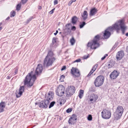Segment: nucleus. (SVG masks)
<instances>
[{
  "mask_svg": "<svg viewBox=\"0 0 128 128\" xmlns=\"http://www.w3.org/2000/svg\"><path fill=\"white\" fill-rule=\"evenodd\" d=\"M113 26L109 27L105 31L104 36L105 39L109 37L111 35L110 32L112 31L114 29L118 30L120 28L122 34H124L125 30L127 29V26L125 25L124 23L122 20H120L117 22Z\"/></svg>",
  "mask_w": 128,
  "mask_h": 128,
  "instance_id": "1",
  "label": "nucleus"
},
{
  "mask_svg": "<svg viewBox=\"0 0 128 128\" xmlns=\"http://www.w3.org/2000/svg\"><path fill=\"white\" fill-rule=\"evenodd\" d=\"M32 72L31 71L29 73L26 77L24 81V85H27L28 87L30 88L33 86L36 78V74H34L32 76Z\"/></svg>",
  "mask_w": 128,
  "mask_h": 128,
  "instance_id": "2",
  "label": "nucleus"
},
{
  "mask_svg": "<svg viewBox=\"0 0 128 128\" xmlns=\"http://www.w3.org/2000/svg\"><path fill=\"white\" fill-rule=\"evenodd\" d=\"M100 38L99 35L96 36L92 42L88 43L87 46L90 47L91 49H96L100 46V44L98 42V41L100 40Z\"/></svg>",
  "mask_w": 128,
  "mask_h": 128,
  "instance_id": "3",
  "label": "nucleus"
},
{
  "mask_svg": "<svg viewBox=\"0 0 128 128\" xmlns=\"http://www.w3.org/2000/svg\"><path fill=\"white\" fill-rule=\"evenodd\" d=\"M124 110L122 106H119L118 107L114 114L115 120H117L120 118L123 114Z\"/></svg>",
  "mask_w": 128,
  "mask_h": 128,
  "instance_id": "4",
  "label": "nucleus"
},
{
  "mask_svg": "<svg viewBox=\"0 0 128 128\" xmlns=\"http://www.w3.org/2000/svg\"><path fill=\"white\" fill-rule=\"evenodd\" d=\"M56 58L54 57L49 58L46 56L44 61V66L46 67L52 66Z\"/></svg>",
  "mask_w": 128,
  "mask_h": 128,
  "instance_id": "5",
  "label": "nucleus"
},
{
  "mask_svg": "<svg viewBox=\"0 0 128 128\" xmlns=\"http://www.w3.org/2000/svg\"><path fill=\"white\" fill-rule=\"evenodd\" d=\"M75 90V88L73 86H68L65 92L66 96L67 97H70L74 93Z\"/></svg>",
  "mask_w": 128,
  "mask_h": 128,
  "instance_id": "6",
  "label": "nucleus"
},
{
  "mask_svg": "<svg viewBox=\"0 0 128 128\" xmlns=\"http://www.w3.org/2000/svg\"><path fill=\"white\" fill-rule=\"evenodd\" d=\"M104 77L102 76H98L95 79L94 82L95 86L98 87L102 86L103 84Z\"/></svg>",
  "mask_w": 128,
  "mask_h": 128,
  "instance_id": "7",
  "label": "nucleus"
},
{
  "mask_svg": "<svg viewBox=\"0 0 128 128\" xmlns=\"http://www.w3.org/2000/svg\"><path fill=\"white\" fill-rule=\"evenodd\" d=\"M111 111L108 110L104 109L101 112V116L102 118L105 119H108L111 116Z\"/></svg>",
  "mask_w": 128,
  "mask_h": 128,
  "instance_id": "8",
  "label": "nucleus"
},
{
  "mask_svg": "<svg viewBox=\"0 0 128 128\" xmlns=\"http://www.w3.org/2000/svg\"><path fill=\"white\" fill-rule=\"evenodd\" d=\"M65 87L62 85H60L57 88L56 91V95L59 96H62L64 94Z\"/></svg>",
  "mask_w": 128,
  "mask_h": 128,
  "instance_id": "9",
  "label": "nucleus"
},
{
  "mask_svg": "<svg viewBox=\"0 0 128 128\" xmlns=\"http://www.w3.org/2000/svg\"><path fill=\"white\" fill-rule=\"evenodd\" d=\"M50 102L48 100H44L38 103V106L40 108H46L48 107Z\"/></svg>",
  "mask_w": 128,
  "mask_h": 128,
  "instance_id": "10",
  "label": "nucleus"
},
{
  "mask_svg": "<svg viewBox=\"0 0 128 128\" xmlns=\"http://www.w3.org/2000/svg\"><path fill=\"white\" fill-rule=\"evenodd\" d=\"M71 73L75 76L78 77L80 75L79 70L77 68L72 67L71 70Z\"/></svg>",
  "mask_w": 128,
  "mask_h": 128,
  "instance_id": "11",
  "label": "nucleus"
},
{
  "mask_svg": "<svg viewBox=\"0 0 128 128\" xmlns=\"http://www.w3.org/2000/svg\"><path fill=\"white\" fill-rule=\"evenodd\" d=\"M24 90V86H20L19 90V92H18L16 91V96L17 98L20 97L22 95L23 92Z\"/></svg>",
  "mask_w": 128,
  "mask_h": 128,
  "instance_id": "12",
  "label": "nucleus"
},
{
  "mask_svg": "<svg viewBox=\"0 0 128 128\" xmlns=\"http://www.w3.org/2000/svg\"><path fill=\"white\" fill-rule=\"evenodd\" d=\"M43 67L41 64H39L36 69L35 73L36 75H40L42 73L43 70Z\"/></svg>",
  "mask_w": 128,
  "mask_h": 128,
  "instance_id": "13",
  "label": "nucleus"
},
{
  "mask_svg": "<svg viewBox=\"0 0 128 128\" xmlns=\"http://www.w3.org/2000/svg\"><path fill=\"white\" fill-rule=\"evenodd\" d=\"M119 74V73L116 70H114L110 74V77L112 80L114 79L117 78Z\"/></svg>",
  "mask_w": 128,
  "mask_h": 128,
  "instance_id": "14",
  "label": "nucleus"
},
{
  "mask_svg": "<svg viewBox=\"0 0 128 128\" xmlns=\"http://www.w3.org/2000/svg\"><path fill=\"white\" fill-rule=\"evenodd\" d=\"M124 53L123 51L121 50L117 53L116 58L117 60H119L121 59L124 56Z\"/></svg>",
  "mask_w": 128,
  "mask_h": 128,
  "instance_id": "15",
  "label": "nucleus"
},
{
  "mask_svg": "<svg viewBox=\"0 0 128 128\" xmlns=\"http://www.w3.org/2000/svg\"><path fill=\"white\" fill-rule=\"evenodd\" d=\"M54 96V93L52 92H49L47 94H46V100H50L53 99Z\"/></svg>",
  "mask_w": 128,
  "mask_h": 128,
  "instance_id": "16",
  "label": "nucleus"
},
{
  "mask_svg": "<svg viewBox=\"0 0 128 128\" xmlns=\"http://www.w3.org/2000/svg\"><path fill=\"white\" fill-rule=\"evenodd\" d=\"M76 117H75L74 115H73L72 116L69 118L68 122L69 124H74L76 122Z\"/></svg>",
  "mask_w": 128,
  "mask_h": 128,
  "instance_id": "17",
  "label": "nucleus"
},
{
  "mask_svg": "<svg viewBox=\"0 0 128 128\" xmlns=\"http://www.w3.org/2000/svg\"><path fill=\"white\" fill-rule=\"evenodd\" d=\"M5 106V104L4 102H2L0 103V113L4 112V109Z\"/></svg>",
  "mask_w": 128,
  "mask_h": 128,
  "instance_id": "18",
  "label": "nucleus"
},
{
  "mask_svg": "<svg viewBox=\"0 0 128 128\" xmlns=\"http://www.w3.org/2000/svg\"><path fill=\"white\" fill-rule=\"evenodd\" d=\"M98 98L97 95H96L94 94H92L90 97V101H92L93 100L95 101Z\"/></svg>",
  "mask_w": 128,
  "mask_h": 128,
  "instance_id": "19",
  "label": "nucleus"
},
{
  "mask_svg": "<svg viewBox=\"0 0 128 128\" xmlns=\"http://www.w3.org/2000/svg\"><path fill=\"white\" fill-rule=\"evenodd\" d=\"M78 18L76 16H73L72 18L71 22L73 24H75L78 20Z\"/></svg>",
  "mask_w": 128,
  "mask_h": 128,
  "instance_id": "20",
  "label": "nucleus"
},
{
  "mask_svg": "<svg viewBox=\"0 0 128 128\" xmlns=\"http://www.w3.org/2000/svg\"><path fill=\"white\" fill-rule=\"evenodd\" d=\"M97 10L95 8H93L90 11V16L94 15L97 12Z\"/></svg>",
  "mask_w": 128,
  "mask_h": 128,
  "instance_id": "21",
  "label": "nucleus"
},
{
  "mask_svg": "<svg viewBox=\"0 0 128 128\" xmlns=\"http://www.w3.org/2000/svg\"><path fill=\"white\" fill-rule=\"evenodd\" d=\"M88 14L87 12L86 11H84L82 14V16L83 18V20H85L88 17Z\"/></svg>",
  "mask_w": 128,
  "mask_h": 128,
  "instance_id": "22",
  "label": "nucleus"
},
{
  "mask_svg": "<svg viewBox=\"0 0 128 128\" xmlns=\"http://www.w3.org/2000/svg\"><path fill=\"white\" fill-rule=\"evenodd\" d=\"M84 91L82 90H80L79 94L78 95L79 98L81 99L82 98V97L83 96Z\"/></svg>",
  "mask_w": 128,
  "mask_h": 128,
  "instance_id": "23",
  "label": "nucleus"
},
{
  "mask_svg": "<svg viewBox=\"0 0 128 128\" xmlns=\"http://www.w3.org/2000/svg\"><path fill=\"white\" fill-rule=\"evenodd\" d=\"M53 53L51 51H50L48 54V55L46 56H48V57H54L53 56Z\"/></svg>",
  "mask_w": 128,
  "mask_h": 128,
  "instance_id": "24",
  "label": "nucleus"
},
{
  "mask_svg": "<svg viewBox=\"0 0 128 128\" xmlns=\"http://www.w3.org/2000/svg\"><path fill=\"white\" fill-rule=\"evenodd\" d=\"M70 42L72 45H74L75 42V40L73 37H72L70 40Z\"/></svg>",
  "mask_w": 128,
  "mask_h": 128,
  "instance_id": "25",
  "label": "nucleus"
},
{
  "mask_svg": "<svg viewBox=\"0 0 128 128\" xmlns=\"http://www.w3.org/2000/svg\"><path fill=\"white\" fill-rule=\"evenodd\" d=\"M72 24L70 23H69L66 24L65 26V30H70V28L69 27V26H71Z\"/></svg>",
  "mask_w": 128,
  "mask_h": 128,
  "instance_id": "26",
  "label": "nucleus"
},
{
  "mask_svg": "<svg viewBox=\"0 0 128 128\" xmlns=\"http://www.w3.org/2000/svg\"><path fill=\"white\" fill-rule=\"evenodd\" d=\"M65 78V76L64 75H62L61 76L60 79V80L61 82H63Z\"/></svg>",
  "mask_w": 128,
  "mask_h": 128,
  "instance_id": "27",
  "label": "nucleus"
},
{
  "mask_svg": "<svg viewBox=\"0 0 128 128\" xmlns=\"http://www.w3.org/2000/svg\"><path fill=\"white\" fill-rule=\"evenodd\" d=\"M33 18V17L32 16L30 18H29L28 19V20L26 22H25V24H28V22L30 21Z\"/></svg>",
  "mask_w": 128,
  "mask_h": 128,
  "instance_id": "28",
  "label": "nucleus"
},
{
  "mask_svg": "<svg viewBox=\"0 0 128 128\" xmlns=\"http://www.w3.org/2000/svg\"><path fill=\"white\" fill-rule=\"evenodd\" d=\"M55 103V102L54 101L51 102L49 106V108H50L54 106Z\"/></svg>",
  "mask_w": 128,
  "mask_h": 128,
  "instance_id": "29",
  "label": "nucleus"
},
{
  "mask_svg": "<svg viewBox=\"0 0 128 128\" xmlns=\"http://www.w3.org/2000/svg\"><path fill=\"white\" fill-rule=\"evenodd\" d=\"M15 14V12L14 11H12L10 13V16L11 17H14Z\"/></svg>",
  "mask_w": 128,
  "mask_h": 128,
  "instance_id": "30",
  "label": "nucleus"
},
{
  "mask_svg": "<svg viewBox=\"0 0 128 128\" xmlns=\"http://www.w3.org/2000/svg\"><path fill=\"white\" fill-rule=\"evenodd\" d=\"M86 24V23L85 22H82V23L80 25V28H82Z\"/></svg>",
  "mask_w": 128,
  "mask_h": 128,
  "instance_id": "31",
  "label": "nucleus"
},
{
  "mask_svg": "<svg viewBox=\"0 0 128 128\" xmlns=\"http://www.w3.org/2000/svg\"><path fill=\"white\" fill-rule=\"evenodd\" d=\"M21 7V5L20 4H17L16 7V10H20Z\"/></svg>",
  "mask_w": 128,
  "mask_h": 128,
  "instance_id": "32",
  "label": "nucleus"
},
{
  "mask_svg": "<svg viewBox=\"0 0 128 128\" xmlns=\"http://www.w3.org/2000/svg\"><path fill=\"white\" fill-rule=\"evenodd\" d=\"M92 116L90 114H89L88 115V120L89 121H91L92 120Z\"/></svg>",
  "mask_w": 128,
  "mask_h": 128,
  "instance_id": "33",
  "label": "nucleus"
},
{
  "mask_svg": "<svg viewBox=\"0 0 128 128\" xmlns=\"http://www.w3.org/2000/svg\"><path fill=\"white\" fill-rule=\"evenodd\" d=\"M114 66L113 64L111 63H109L108 65V68H110Z\"/></svg>",
  "mask_w": 128,
  "mask_h": 128,
  "instance_id": "34",
  "label": "nucleus"
},
{
  "mask_svg": "<svg viewBox=\"0 0 128 128\" xmlns=\"http://www.w3.org/2000/svg\"><path fill=\"white\" fill-rule=\"evenodd\" d=\"M56 42V38H53L52 40V43L54 44Z\"/></svg>",
  "mask_w": 128,
  "mask_h": 128,
  "instance_id": "35",
  "label": "nucleus"
},
{
  "mask_svg": "<svg viewBox=\"0 0 128 128\" xmlns=\"http://www.w3.org/2000/svg\"><path fill=\"white\" fill-rule=\"evenodd\" d=\"M98 66V64H96L92 68V69L94 70H96V68H97Z\"/></svg>",
  "mask_w": 128,
  "mask_h": 128,
  "instance_id": "36",
  "label": "nucleus"
},
{
  "mask_svg": "<svg viewBox=\"0 0 128 128\" xmlns=\"http://www.w3.org/2000/svg\"><path fill=\"white\" fill-rule=\"evenodd\" d=\"M72 110V108H68L66 110V112L67 113H68L71 112Z\"/></svg>",
  "mask_w": 128,
  "mask_h": 128,
  "instance_id": "37",
  "label": "nucleus"
},
{
  "mask_svg": "<svg viewBox=\"0 0 128 128\" xmlns=\"http://www.w3.org/2000/svg\"><path fill=\"white\" fill-rule=\"evenodd\" d=\"M28 0H22V2L23 4H26Z\"/></svg>",
  "mask_w": 128,
  "mask_h": 128,
  "instance_id": "38",
  "label": "nucleus"
},
{
  "mask_svg": "<svg viewBox=\"0 0 128 128\" xmlns=\"http://www.w3.org/2000/svg\"><path fill=\"white\" fill-rule=\"evenodd\" d=\"M89 56L88 54L87 56L86 55H85L83 57V59H86L89 57Z\"/></svg>",
  "mask_w": 128,
  "mask_h": 128,
  "instance_id": "39",
  "label": "nucleus"
},
{
  "mask_svg": "<svg viewBox=\"0 0 128 128\" xmlns=\"http://www.w3.org/2000/svg\"><path fill=\"white\" fill-rule=\"evenodd\" d=\"M118 42H116V43L114 45V46L112 48H115L118 45Z\"/></svg>",
  "mask_w": 128,
  "mask_h": 128,
  "instance_id": "40",
  "label": "nucleus"
},
{
  "mask_svg": "<svg viewBox=\"0 0 128 128\" xmlns=\"http://www.w3.org/2000/svg\"><path fill=\"white\" fill-rule=\"evenodd\" d=\"M76 29V28L75 26H72L71 28V30H75Z\"/></svg>",
  "mask_w": 128,
  "mask_h": 128,
  "instance_id": "41",
  "label": "nucleus"
},
{
  "mask_svg": "<svg viewBox=\"0 0 128 128\" xmlns=\"http://www.w3.org/2000/svg\"><path fill=\"white\" fill-rule=\"evenodd\" d=\"M81 61V60L80 59H79L75 60L74 62H80Z\"/></svg>",
  "mask_w": 128,
  "mask_h": 128,
  "instance_id": "42",
  "label": "nucleus"
},
{
  "mask_svg": "<svg viewBox=\"0 0 128 128\" xmlns=\"http://www.w3.org/2000/svg\"><path fill=\"white\" fill-rule=\"evenodd\" d=\"M55 8H54L52 9L51 11H50V14H52L54 12V10Z\"/></svg>",
  "mask_w": 128,
  "mask_h": 128,
  "instance_id": "43",
  "label": "nucleus"
},
{
  "mask_svg": "<svg viewBox=\"0 0 128 128\" xmlns=\"http://www.w3.org/2000/svg\"><path fill=\"white\" fill-rule=\"evenodd\" d=\"M66 67L65 66H63L61 69V70H63L66 69Z\"/></svg>",
  "mask_w": 128,
  "mask_h": 128,
  "instance_id": "44",
  "label": "nucleus"
},
{
  "mask_svg": "<svg viewBox=\"0 0 128 128\" xmlns=\"http://www.w3.org/2000/svg\"><path fill=\"white\" fill-rule=\"evenodd\" d=\"M58 3V1L57 0H55L54 1V5L57 4Z\"/></svg>",
  "mask_w": 128,
  "mask_h": 128,
  "instance_id": "45",
  "label": "nucleus"
},
{
  "mask_svg": "<svg viewBox=\"0 0 128 128\" xmlns=\"http://www.w3.org/2000/svg\"><path fill=\"white\" fill-rule=\"evenodd\" d=\"M92 72H90L87 75L88 77H89L92 73Z\"/></svg>",
  "mask_w": 128,
  "mask_h": 128,
  "instance_id": "46",
  "label": "nucleus"
},
{
  "mask_svg": "<svg viewBox=\"0 0 128 128\" xmlns=\"http://www.w3.org/2000/svg\"><path fill=\"white\" fill-rule=\"evenodd\" d=\"M72 2H72V1L71 0L68 3V5L69 6H70L72 4Z\"/></svg>",
  "mask_w": 128,
  "mask_h": 128,
  "instance_id": "47",
  "label": "nucleus"
},
{
  "mask_svg": "<svg viewBox=\"0 0 128 128\" xmlns=\"http://www.w3.org/2000/svg\"><path fill=\"white\" fill-rule=\"evenodd\" d=\"M106 58V56H104L101 58V60H104Z\"/></svg>",
  "mask_w": 128,
  "mask_h": 128,
  "instance_id": "48",
  "label": "nucleus"
},
{
  "mask_svg": "<svg viewBox=\"0 0 128 128\" xmlns=\"http://www.w3.org/2000/svg\"><path fill=\"white\" fill-rule=\"evenodd\" d=\"M18 70L17 69L15 71V74H16L18 73Z\"/></svg>",
  "mask_w": 128,
  "mask_h": 128,
  "instance_id": "49",
  "label": "nucleus"
},
{
  "mask_svg": "<svg viewBox=\"0 0 128 128\" xmlns=\"http://www.w3.org/2000/svg\"><path fill=\"white\" fill-rule=\"evenodd\" d=\"M95 70H93L92 69V70H90V72H92V73H93V72H94Z\"/></svg>",
  "mask_w": 128,
  "mask_h": 128,
  "instance_id": "50",
  "label": "nucleus"
},
{
  "mask_svg": "<svg viewBox=\"0 0 128 128\" xmlns=\"http://www.w3.org/2000/svg\"><path fill=\"white\" fill-rule=\"evenodd\" d=\"M95 70H93L92 69V70H90V72H92V73H93V72H94Z\"/></svg>",
  "mask_w": 128,
  "mask_h": 128,
  "instance_id": "51",
  "label": "nucleus"
},
{
  "mask_svg": "<svg viewBox=\"0 0 128 128\" xmlns=\"http://www.w3.org/2000/svg\"><path fill=\"white\" fill-rule=\"evenodd\" d=\"M95 70H93L92 69V70H90V72H92V73H93V72H94Z\"/></svg>",
  "mask_w": 128,
  "mask_h": 128,
  "instance_id": "52",
  "label": "nucleus"
},
{
  "mask_svg": "<svg viewBox=\"0 0 128 128\" xmlns=\"http://www.w3.org/2000/svg\"><path fill=\"white\" fill-rule=\"evenodd\" d=\"M10 76H7L6 78L7 79H10Z\"/></svg>",
  "mask_w": 128,
  "mask_h": 128,
  "instance_id": "53",
  "label": "nucleus"
},
{
  "mask_svg": "<svg viewBox=\"0 0 128 128\" xmlns=\"http://www.w3.org/2000/svg\"><path fill=\"white\" fill-rule=\"evenodd\" d=\"M10 17H8L6 19V20H8L10 19Z\"/></svg>",
  "mask_w": 128,
  "mask_h": 128,
  "instance_id": "54",
  "label": "nucleus"
},
{
  "mask_svg": "<svg viewBox=\"0 0 128 128\" xmlns=\"http://www.w3.org/2000/svg\"><path fill=\"white\" fill-rule=\"evenodd\" d=\"M126 50L128 52V46L126 48Z\"/></svg>",
  "mask_w": 128,
  "mask_h": 128,
  "instance_id": "55",
  "label": "nucleus"
},
{
  "mask_svg": "<svg viewBox=\"0 0 128 128\" xmlns=\"http://www.w3.org/2000/svg\"><path fill=\"white\" fill-rule=\"evenodd\" d=\"M2 26L0 27V31L2 29Z\"/></svg>",
  "mask_w": 128,
  "mask_h": 128,
  "instance_id": "56",
  "label": "nucleus"
},
{
  "mask_svg": "<svg viewBox=\"0 0 128 128\" xmlns=\"http://www.w3.org/2000/svg\"><path fill=\"white\" fill-rule=\"evenodd\" d=\"M76 0H72L71 1H72L73 2H75Z\"/></svg>",
  "mask_w": 128,
  "mask_h": 128,
  "instance_id": "57",
  "label": "nucleus"
},
{
  "mask_svg": "<svg viewBox=\"0 0 128 128\" xmlns=\"http://www.w3.org/2000/svg\"><path fill=\"white\" fill-rule=\"evenodd\" d=\"M126 36H128V33H127L126 34Z\"/></svg>",
  "mask_w": 128,
  "mask_h": 128,
  "instance_id": "58",
  "label": "nucleus"
},
{
  "mask_svg": "<svg viewBox=\"0 0 128 128\" xmlns=\"http://www.w3.org/2000/svg\"><path fill=\"white\" fill-rule=\"evenodd\" d=\"M36 103H36H35V104H36V105H37V104H38V103Z\"/></svg>",
  "mask_w": 128,
  "mask_h": 128,
  "instance_id": "59",
  "label": "nucleus"
},
{
  "mask_svg": "<svg viewBox=\"0 0 128 128\" xmlns=\"http://www.w3.org/2000/svg\"><path fill=\"white\" fill-rule=\"evenodd\" d=\"M57 34L56 33H54V34L55 35H56Z\"/></svg>",
  "mask_w": 128,
  "mask_h": 128,
  "instance_id": "60",
  "label": "nucleus"
},
{
  "mask_svg": "<svg viewBox=\"0 0 128 128\" xmlns=\"http://www.w3.org/2000/svg\"><path fill=\"white\" fill-rule=\"evenodd\" d=\"M58 30H56V33H57H57H58Z\"/></svg>",
  "mask_w": 128,
  "mask_h": 128,
  "instance_id": "61",
  "label": "nucleus"
},
{
  "mask_svg": "<svg viewBox=\"0 0 128 128\" xmlns=\"http://www.w3.org/2000/svg\"><path fill=\"white\" fill-rule=\"evenodd\" d=\"M108 56V54H106L105 56H106V57Z\"/></svg>",
  "mask_w": 128,
  "mask_h": 128,
  "instance_id": "62",
  "label": "nucleus"
},
{
  "mask_svg": "<svg viewBox=\"0 0 128 128\" xmlns=\"http://www.w3.org/2000/svg\"><path fill=\"white\" fill-rule=\"evenodd\" d=\"M100 0H97V2H99Z\"/></svg>",
  "mask_w": 128,
  "mask_h": 128,
  "instance_id": "63",
  "label": "nucleus"
},
{
  "mask_svg": "<svg viewBox=\"0 0 128 128\" xmlns=\"http://www.w3.org/2000/svg\"><path fill=\"white\" fill-rule=\"evenodd\" d=\"M39 8V9H41V7L40 6V7L39 8Z\"/></svg>",
  "mask_w": 128,
  "mask_h": 128,
  "instance_id": "64",
  "label": "nucleus"
}]
</instances>
